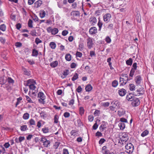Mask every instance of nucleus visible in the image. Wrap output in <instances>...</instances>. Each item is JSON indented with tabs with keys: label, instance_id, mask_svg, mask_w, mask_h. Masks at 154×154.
Wrapping results in <instances>:
<instances>
[{
	"label": "nucleus",
	"instance_id": "58",
	"mask_svg": "<svg viewBox=\"0 0 154 154\" xmlns=\"http://www.w3.org/2000/svg\"><path fill=\"white\" fill-rule=\"evenodd\" d=\"M68 32L67 30H65L62 31V34L63 36L66 35L68 33Z\"/></svg>",
	"mask_w": 154,
	"mask_h": 154
},
{
	"label": "nucleus",
	"instance_id": "55",
	"mask_svg": "<svg viewBox=\"0 0 154 154\" xmlns=\"http://www.w3.org/2000/svg\"><path fill=\"white\" fill-rule=\"evenodd\" d=\"M69 70H66L65 71H63V75L65 76L66 77V76L69 74Z\"/></svg>",
	"mask_w": 154,
	"mask_h": 154
},
{
	"label": "nucleus",
	"instance_id": "63",
	"mask_svg": "<svg viewBox=\"0 0 154 154\" xmlns=\"http://www.w3.org/2000/svg\"><path fill=\"white\" fill-rule=\"evenodd\" d=\"M30 34L32 36H36V32L35 30H34L31 31L30 32Z\"/></svg>",
	"mask_w": 154,
	"mask_h": 154
},
{
	"label": "nucleus",
	"instance_id": "64",
	"mask_svg": "<svg viewBox=\"0 0 154 154\" xmlns=\"http://www.w3.org/2000/svg\"><path fill=\"white\" fill-rule=\"evenodd\" d=\"M63 154H69L68 149H63Z\"/></svg>",
	"mask_w": 154,
	"mask_h": 154
},
{
	"label": "nucleus",
	"instance_id": "47",
	"mask_svg": "<svg viewBox=\"0 0 154 154\" xmlns=\"http://www.w3.org/2000/svg\"><path fill=\"white\" fill-rule=\"evenodd\" d=\"M35 84H33L32 85H30L29 86V88L30 90H34L36 88V86L35 85Z\"/></svg>",
	"mask_w": 154,
	"mask_h": 154
},
{
	"label": "nucleus",
	"instance_id": "36",
	"mask_svg": "<svg viewBox=\"0 0 154 154\" xmlns=\"http://www.w3.org/2000/svg\"><path fill=\"white\" fill-rule=\"evenodd\" d=\"M84 111L85 110L83 107H80L79 109V112L80 114V115H82L83 114L84 112Z\"/></svg>",
	"mask_w": 154,
	"mask_h": 154
},
{
	"label": "nucleus",
	"instance_id": "5",
	"mask_svg": "<svg viewBox=\"0 0 154 154\" xmlns=\"http://www.w3.org/2000/svg\"><path fill=\"white\" fill-rule=\"evenodd\" d=\"M125 149L128 150L127 152L128 153H131L134 150V146L133 145L130 143H128L125 146Z\"/></svg>",
	"mask_w": 154,
	"mask_h": 154
},
{
	"label": "nucleus",
	"instance_id": "56",
	"mask_svg": "<svg viewBox=\"0 0 154 154\" xmlns=\"http://www.w3.org/2000/svg\"><path fill=\"white\" fill-rule=\"evenodd\" d=\"M24 72L25 75H30V73L27 70L25 69L24 70Z\"/></svg>",
	"mask_w": 154,
	"mask_h": 154
},
{
	"label": "nucleus",
	"instance_id": "46",
	"mask_svg": "<svg viewBox=\"0 0 154 154\" xmlns=\"http://www.w3.org/2000/svg\"><path fill=\"white\" fill-rule=\"evenodd\" d=\"M109 104V103L108 102H102L101 103L102 105L104 106H108Z\"/></svg>",
	"mask_w": 154,
	"mask_h": 154
},
{
	"label": "nucleus",
	"instance_id": "53",
	"mask_svg": "<svg viewBox=\"0 0 154 154\" xmlns=\"http://www.w3.org/2000/svg\"><path fill=\"white\" fill-rule=\"evenodd\" d=\"M7 79L8 82V83H13L14 82V80L11 78L9 77Z\"/></svg>",
	"mask_w": 154,
	"mask_h": 154
},
{
	"label": "nucleus",
	"instance_id": "2",
	"mask_svg": "<svg viewBox=\"0 0 154 154\" xmlns=\"http://www.w3.org/2000/svg\"><path fill=\"white\" fill-rule=\"evenodd\" d=\"M111 106L109 107L110 109L112 111H115L116 109H118L120 107V103L117 101L113 102L111 103Z\"/></svg>",
	"mask_w": 154,
	"mask_h": 154
},
{
	"label": "nucleus",
	"instance_id": "52",
	"mask_svg": "<svg viewBox=\"0 0 154 154\" xmlns=\"http://www.w3.org/2000/svg\"><path fill=\"white\" fill-rule=\"evenodd\" d=\"M42 122V120H40L37 122V126L38 128H40L41 127V126Z\"/></svg>",
	"mask_w": 154,
	"mask_h": 154
},
{
	"label": "nucleus",
	"instance_id": "60",
	"mask_svg": "<svg viewBox=\"0 0 154 154\" xmlns=\"http://www.w3.org/2000/svg\"><path fill=\"white\" fill-rule=\"evenodd\" d=\"M113 25L112 23L109 24L107 26V28L109 29H113Z\"/></svg>",
	"mask_w": 154,
	"mask_h": 154
},
{
	"label": "nucleus",
	"instance_id": "9",
	"mask_svg": "<svg viewBox=\"0 0 154 154\" xmlns=\"http://www.w3.org/2000/svg\"><path fill=\"white\" fill-rule=\"evenodd\" d=\"M87 40L88 47L89 49H91L92 47L93 44L92 39L90 38H89L87 39Z\"/></svg>",
	"mask_w": 154,
	"mask_h": 154
},
{
	"label": "nucleus",
	"instance_id": "27",
	"mask_svg": "<svg viewBox=\"0 0 154 154\" xmlns=\"http://www.w3.org/2000/svg\"><path fill=\"white\" fill-rule=\"evenodd\" d=\"M133 60L132 58H130L126 61V63L128 65L131 66Z\"/></svg>",
	"mask_w": 154,
	"mask_h": 154
},
{
	"label": "nucleus",
	"instance_id": "54",
	"mask_svg": "<svg viewBox=\"0 0 154 154\" xmlns=\"http://www.w3.org/2000/svg\"><path fill=\"white\" fill-rule=\"evenodd\" d=\"M98 127V125L97 124V123L96 122L93 126V128L94 130H96Z\"/></svg>",
	"mask_w": 154,
	"mask_h": 154
},
{
	"label": "nucleus",
	"instance_id": "21",
	"mask_svg": "<svg viewBox=\"0 0 154 154\" xmlns=\"http://www.w3.org/2000/svg\"><path fill=\"white\" fill-rule=\"evenodd\" d=\"M7 79L5 78V79L3 77H0V83L1 84L3 85L5 83Z\"/></svg>",
	"mask_w": 154,
	"mask_h": 154
},
{
	"label": "nucleus",
	"instance_id": "7",
	"mask_svg": "<svg viewBox=\"0 0 154 154\" xmlns=\"http://www.w3.org/2000/svg\"><path fill=\"white\" fill-rule=\"evenodd\" d=\"M111 17V14L109 13L105 14L103 16V20L106 23L109 21Z\"/></svg>",
	"mask_w": 154,
	"mask_h": 154
},
{
	"label": "nucleus",
	"instance_id": "51",
	"mask_svg": "<svg viewBox=\"0 0 154 154\" xmlns=\"http://www.w3.org/2000/svg\"><path fill=\"white\" fill-rule=\"evenodd\" d=\"M22 99V98L21 97H20L19 98L17 99V102L16 104V106L17 107V106L19 104L20 101Z\"/></svg>",
	"mask_w": 154,
	"mask_h": 154
},
{
	"label": "nucleus",
	"instance_id": "35",
	"mask_svg": "<svg viewBox=\"0 0 154 154\" xmlns=\"http://www.w3.org/2000/svg\"><path fill=\"white\" fill-rule=\"evenodd\" d=\"M118 84V81L116 80L113 81L112 83V86L114 87H116Z\"/></svg>",
	"mask_w": 154,
	"mask_h": 154
},
{
	"label": "nucleus",
	"instance_id": "29",
	"mask_svg": "<svg viewBox=\"0 0 154 154\" xmlns=\"http://www.w3.org/2000/svg\"><path fill=\"white\" fill-rule=\"evenodd\" d=\"M129 88L130 91H133L134 90L135 86L133 84H129Z\"/></svg>",
	"mask_w": 154,
	"mask_h": 154
},
{
	"label": "nucleus",
	"instance_id": "17",
	"mask_svg": "<svg viewBox=\"0 0 154 154\" xmlns=\"http://www.w3.org/2000/svg\"><path fill=\"white\" fill-rule=\"evenodd\" d=\"M125 113V111L123 109H121L118 111V114L120 117L122 116Z\"/></svg>",
	"mask_w": 154,
	"mask_h": 154
},
{
	"label": "nucleus",
	"instance_id": "30",
	"mask_svg": "<svg viewBox=\"0 0 154 154\" xmlns=\"http://www.w3.org/2000/svg\"><path fill=\"white\" fill-rule=\"evenodd\" d=\"M56 44L54 42H51L50 43V46L52 49H55L56 47Z\"/></svg>",
	"mask_w": 154,
	"mask_h": 154
},
{
	"label": "nucleus",
	"instance_id": "15",
	"mask_svg": "<svg viewBox=\"0 0 154 154\" xmlns=\"http://www.w3.org/2000/svg\"><path fill=\"white\" fill-rule=\"evenodd\" d=\"M126 80H125V78H120L119 82L121 85H124L126 84Z\"/></svg>",
	"mask_w": 154,
	"mask_h": 154
},
{
	"label": "nucleus",
	"instance_id": "19",
	"mask_svg": "<svg viewBox=\"0 0 154 154\" xmlns=\"http://www.w3.org/2000/svg\"><path fill=\"white\" fill-rule=\"evenodd\" d=\"M58 65V62L57 60L53 61L50 64V66L53 68H55Z\"/></svg>",
	"mask_w": 154,
	"mask_h": 154
},
{
	"label": "nucleus",
	"instance_id": "31",
	"mask_svg": "<svg viewBox=\"0 0 154 154\" xmlns=\"http://www.w3.org/2000/svg\"><path fill=\"white\" fill-rule=\"evenodd\" d=\"M29 114L28 113H26L23 115V118L24 119L26 120L29 118Z\"/></svg>",
	"mask_w": 154,
	"mask_h": 154
},
{
	"label": "nucleus",
	"instance_id": "4",
	"mask_svg": "<svg viewBox=\"0 0 154 154\" xmlns=\"http://www.w3.org/2000/svg\"><path fill=\"white\" fill-rule=\"evenodd\" d=\"M39 140L40 142L43 143V145L44 147H47L50 146V142L45 137H41Z\"/></svg>",
	"mask_w": 154,
	"mask_h": 154
},
{
	"label": "nucleus",
	"instance_id": "3",
	"mask_svg": "<svg viewBox=\"0 0 154 154\" xmlns=\"http://www.w3.org/2000/svg\"><path fill=\"white\" fill-rule=\"evenodd\" d=\"M80 13L78 11H73L71 13V18L75 20H77L79 18Z\"/></svg>",
	"mask_w": 154,
	"mask_h": 154
},
{
	"label": "nucleus",
	"instance_id": "45",
	"mask_svg": "<svg viewBox=\"0 0 154 154\" xmlns=\"http://www.w3.org/2000/svg\"><path fill=\"white\" fill-rule=\"evenodd\" d=\"M1 27L2 31L4 32L6 30V26L4 24H2L1 25Z\"/></svg>",
	"mask_w": 154,
	"mask_h": 154
},
{
	"label": "nucleus",
	"instance_id": "24",
	"mask_svg": "<svg viewBox=\"0 0 154 154\" xmlns=\"http://www.w3.org/2000/svg\"><path fill=\"white\" fill-rule=\"evenodd\" d=\"M119 126L121 130H123L125 127V124L123 122H120L119 124Z\"/></svg>",
	"mask_w": 154,
	"mask_h": 154
},
{
	"label": "nucleus",
	"instance_id": "20",
	"mask_svg": "<svg viewBox=\"0 0 154 154\" xmlns=\"http://www.w3.org/2000/svg\"><path fill=\"white\" fill-rule=\"evenodd\" d=\"M38 51L36 50L35 49H34L32 50V56L36 57L38 56Z\"/></svg>",
	"mask_w": 154,
	"mask_h": 154
},
{
	"label": "nucleus",
	"instance_id": "41",
	"mask_svg": "<svg viewBox=\"0 0 154 154\" xmlns=\"http://www.w3.org/2000/svg\"><path fill=\"white\" fill-rule=\"evenodd\" d=\"M97 25L99 27V30H100L103 25V23H102V22L100 21V19L99 20V21Z\"/></svg>",
	"mask_w": 154,
	"mask_h": 154
},
{
	"label": "nucleus",
	"instance_id": "48",
	"mask_svg": "<svg viewBox=\"0 0 154 154\" xmlns=\"http://www.w3.org/2000/svg\"><path fill=\"white\" fill-rule=\"evenodd\" d=\"M82 54L80 52L77 51L76 53V56L77 57H81L82 56Z\"/></svg>",
	"mask_w": 154,
	"mask_h": 154
},
{
	"label": "nucleus",
	"instance_id": "42",
	"mask_svg": "<svg viewBox=\"0 0 154 154\" xmlns=\"http://www.w3.org/2000/svg\"><path fill=\"white\" fill-rule=\"evenodd\" d=\"M42 131L44 133H47L49 132V129L48 128H42Z\"/></svg>",
	"mask_w": 154,
	"mask_h": 154
},
{
	"label": "nucleus",
	"instance_id": "33",
	"mask_svg": "<svg viewBox=\"0 0 154 154\" xmlns=\"http://www.w3.org/2000/svg\"><path fill=\"white\" fill-rule=\"evenodd\" d=\"M100 129L101 131H103L106 129V127L104 124H102L100 125Z\"/></svg>",
	"mask_w": 154,
	"mask_h": 154
},
{
	"label": "nucleus",
	"instance_id": "23",
	"mask_svg": "<svg viewBox=\"0 0 154 154\" xmlns=\"http://www.w3.org/2000/svg\"><path fill=\"white\" fill-rule=\"evenodd\" d=\"M39 98L38 99V100L39 103H41L44 104L45 101V97H39Z\"/></svg>",
	"mask_w": 154,
	"mask_h": 154
},
{
	"label": "nucleus",
	"instance_id": "13",
	"mask_svg": "<svg viewBox=\"0 0 154 154\" xmlns=\"http://www.w3.org/2000/svg\"><path fill=\"white\" fill-rule=\"evenodd\" d=\"M135 80L137 85H139L141 81V77L140 75H137L135 77Z\"/></svg>",
	"mask_w": 154,
	"mask_h": 154
},
{
	"label": "nucleus",
	"instance_id": "25",
	"mask_svg": "<svg viewBox=\"0 0 154 154\" xmlns=\"http://www.w3.org/2000/svg\"><path fill=\"white\" fill-rule=\"evenodd\" d=\"M58 30L57 28H54L52 29L51 31V34L52 35H55L58 33Z\"/></svg>",
	"mask_w": 154,
	"mask_h": 154
},
{
	"label": "nucleus",
	"instance_id": "44",
	"mask_svg": "<svg viewBox=\"0 0 154 154\" xmlns=\"http://www.w3.org/2000/svg\"><path fill=\"white\" fill-rule=\"evenodd\" d=\"M35 42L37 45H38L39 43H41L42 42V40H40L38 37L36 38Z\"/></svg>",
	"mask_w": 154,
	"mask_h": 154
},
{
	"label": "nucleus",
	"instance_id": "14",
	"mask_svg": "<svg viewBox=\"0 0 154 154\" xmlns=\"http://www.w3.org/2000/svg\"><path fill=\"white\" fill-rule=\"evenodd\" d=\"M126 93V90L123 88L120 89L119 91V94L121 96H124Z\"/></svg>",
	"mask_w": 154,
	"mask_h": 154
},
{
	"label": "nucleus",
	"instance_id": "38",
	"mask_svg": "<svg viewBox=\"0 0 154 154\" xmlns=\"http://www.w3.org/2000/svg\"><path fill=\"white\" fill-rule=\"evenodd\" d=\"M84 47V44L83 43H79V49L80 51H82Z\"/></svg>",
	"mask_w": 154,
	"mask_h": 154
},
{
	"label": "nucleus",
	"instance_id": "37",
	"mask_svg": "<svg viewBox=\"0 0 154 154\" xmlns=\"http://www.w3.org/2000/svg\"><path fill=\"white\" fill-rule=\"evenodd\" d=\"M27 128L26 125H23L21 126L20 129L22 131H24L26 130Z\"/></svg>",
	"mask_w": 154,
	"mask_h": 154
},
{
	"label": "nucleus",
	"instance_id": "39",
	"mask_svg": "<svg viewBox=\"0 0 154 154\" xmlns=\"http://www.w3.org/2000/svg\"><path fill=\"white\" fill-rule=\"evenodd\" d=\"M78 78V75L77 73H75L72 79V80L73 81H74L75 80L77 79Z\"/></svg>",
	"mask_w": 154,
	"mask_h": 154
},
{
	"label": "nucleus",
	"instance_id": "40",
	"mask_svg": "<svg viewBox=\"0 0 154 154\" xmlns=\"http://www.w3.org/2000/svg\"><path fill=\"white\" fill-rule=\"evenodd\" d=\"M32 21L31 19H29L28 22V26L31 28H32L33 27L32 25Z\"/></svg>",
	"mask_w": 154,
	"mask_h": 154
},
{
	"label": "nucleus",
	"instance_id": "12",
	"mask_svg": "<svg viewBox=\"0 0 154 154\" xmlns=\"http://www.w3.org/2000/svg\"><path fill=\"white\" fill-rule=\"evenodd\" d=\"M135 96H141L143 95V94H144V91L143 90H137V91H136L135 92Z\"/></svg>",
	"mask_w": 154,
	"mask_h": 154
},
{
	"label": "nucleus",
	"instance_id": "50",
	"mask_svg": "<svg viewBox=\"0 0 154 154\" xmlns=\"http://www.w3.org/2000/svg\"><path fill=\"white\" fill-rule=\"evenodd\" d=\"M15 45L17 47H20L22 46V44L20 42H17L15 43Z\"/></svg>",
	"mask_w": 154,
	"mask_h": 154
},
{
	"label": "nucleus",
	"instance_id": "10",
	"mask_svg": "<svg viewBox=\"0 0 154 154\" xmlns=\"http://www.w3.org/2000/svg\"><path fill=\"white\" fill-rule=\"evenodd\" d=\"M97 29L95 27H91L89 31L90 34L93 35L97 32Z\"/></svg>",
	"mask_w": 154,
	"mask_h": 154
},
{
	"label": "nucleus",
	"instance_id": "28",
	"mask_svg": "<svg viewBox=\"0 0 154 154\" xmlns=\"http://www.w3.org/2000/svg\"><path fill=\"white\" fill-rule=\"evenodd\" d=\"M65 58L66 60L70 61L71 59V56L69 54H67L65 55Z\"/></svg>",
	"mask_w": 154,
	"mask_h": 154
},
{
	"label": "nucleus",
	"instance_id": "61",
	"mask_svg": "<svg viewBox=\"0 0 154 154\" xmlns=\"http://www.w3.org/2000/svg\"><path fill=\"white\" fill-rule=\"evenodd\" d=\"M100 114V111L98 110H96L94 112V115L95 116H97L99 115Z\"/></svg>",
	"mask_w": 154,
	"mask_h": 154
},
{
	"label": "nucleus",
	"instance_id": "62",
	"mask_svg": "<svg viewBox=\"0 0 154 154\" xmlns=\"http://www.w3.org/2000/svg\"><path fill=\"white\" fill-rule=\"evenodd\" d=\"M120 121L121 122H123L124 123V122H127V120L126 119L124 118H121L120 119Z\"/></svg>",
	"mask_w": 154,
	"mask_h": 154
},
{
	"label": "nucleus",
	"instance_id": "59",
	"mask_svg": "<svg viewBox=\"0 0 154 154\" xmlns=\"http://www.w3.org/2000/svg\"><path fill=\"white\" fill-rule=\"evenodd\" d=\"M35 0H28V3L29 5H32L34 3Z\"/></svg>",
	"mask_w": 154,
	"mask_h": 154
},
{
	"label": "nucleus",
	"instance_id": "26",
	"mask_svg": "<svg viewBox=\"0 0 154 154\" xmlns=\"http://www.w3.org/2000/svg\"><path fill=\"white\" fill-rule=\"evenodd\" d=\"M92 89V87L91 85H88L85 87V90L86 91H90Z\"/></svg>",
	"mask_w": 154,
	"mask_h": 154
},
{
	"label": "nucleus",
	"instance_id": "1",
	"mask_svg": "<svg viewBox=\"0 0 154 154\" xmlns=\"http://www.w3.org/2000/svg\"><path fill=\"white\" fill-rule=\"evenodd\" d=\"M126 98L128 100L131 102V104L133 107L137 106L140 104V100L136 97H126Z\"/></svg>",
	"mask_w": 154,
	"mask_h": 154
},
{
	"label": "nucleus",
	"instance_id": "16",
	"mask_svg": "<svg viewBox=\"0 0 154 154\" xmlns=\"http://www.w3.org/2000/svg\"><path fill=\"white\" fill-rule=\"evenodd\" d=\"M42 2L41 0H38L34 4L36 8L40 7L42 4Z\"/></svg>",
	"mask_w": 154,
	"mask_h": 154
},
{
	"label": "nucleus",
	"instance_id": "11",
	"mask_svg": "<svg viewBox=\"0 0 154 154\" xmlns=\"http://www.w3.org/2000/svg\"><path fill=\"white\" fill-rule=\"evenodd\" d=\"M89 21L93 25H94L96 23L97 20L95 17H92L90 18Z\"/></svg>",
	"mask_w": 154,
	"mask_h": 154
},
{
	"label": "nucleus",
	"instance_id": "43",
	"mask_svg": "<svg viewBox=\"0 0 154 154\" xmlns=\"http://www.w3.org/2000/svg\"><path fill=\"white\" fill-rule=\"evenodd\" d=\"M105 41L108 43H109L111 42V40L110 38L108 36L106 37L105 39Z\"/></svg>",
	"mask_w": 154,
	"mask_h": 154
},
{
	"label": "nucleus",
	"instance_id": "57",
	"mask_svg": "<svg viewBox=\"0 0 154 154\" xmlns=\"http://www.w3.org/2000/svg\"><path fill=\"white\" fill-rule=\"evenodd\" d=\"M70 113L68 112H65L64 113L63 116L65 118H68L70 116Z\"/></svg>",
	"mask_w": 154,
	"mask_h": 154
},
{
	"label": "nucleus",
	"instance_id": "22",
	"mask_svg": "<svg viewBox=\"0 0 154 154\" xmlns=\"http://www.w3.org/2000/svg\"><path fill=\"white\" fill-rule=\"evenodd\" d=\"M28 123L29 125H34L35 124V122L33 119H31L29 121Z\"/></svg>",
	"mask_w": 154,
	"mask_h": 154
},
{
	"label": "nucleus",
	"instance_id": "6",
	"mask_svg": "<svg viewBox=\"0 0 154 154\" xmlns=\"http://www.w3.org/2000/svg\"><path fill=\"white\" fill-rule=\"evenodd\" d=\"M121 139L122 141H127L129 139L128 134L125 132L122 133L121 135Z\"/></svg>",
	"mask_w": 154,
	"mask_h": 154
},
{
	"label": "nucleus",
	"instance_id": "32",
	"mask_svg": "<svg viewBox=\"0 0 154 154\" xmlns=\"http://www.w3.org/2000/svg\"><path fill=\"white\" fill-rule=\"evenodd\" d=\"M149 133V131L148 130H145L142 133L141 135L142 137H144L148 135Z\"/></svg>",
	"mask_w": 154,
	"mask_h": 154
},
{
	"label": "nucleus",
	"instance_id": "34",
	"mask_svg": "<svg viewBox=\"0 0 154 154\" xmlns=\"http://www.w3.org/2000/svg\"><path fill=\"white\" fill-rule=\"evenodd\" d=\"M78 131L75 130H72L70 132L71 136H75L78 134Z\"/></svg>",
	"mask_w": 154,
	"mask_h": 154
},
{
	"label": "nucleus",
	"instance_id": "49",
	"mask_svg": "<svg viewBox=\"0 0 154 154\" xmlns=\"http://www.w3.org/2000/svg\"><path fill=\"white\" fill-rule=\"evenodd\" d=\"M6 40L5 38L3 37H0V41L3 44H4Z\"/></svg>",
	"mask_w": 154,
	"mask_h": 154
},
{
	"label": "nucleus",
	"instance_id": "8",
	"mask_svg": "<svg viewBox=\"0 0 154 154\" xmlns=\"http://www.w3.org/2000/svg\"><path fill=\"white\" fill-rule=\"evenodd\" d=\"M36 84V82L33 79H29L27 80L26 81V84H25V85L28 86H29L30 85Z\"/></svg>",
	"mask_w": 154,
	"mask_h": 154
},
{
	"label": "nucleus",
	"instance_id": "18",
	"mask_svg": "<svg viewBox=\"0 0 154 154\" xmlns=\"http://www.w3.org/2000/svg\"><path fill=\"white\" fill-rule=\"evenodd\" d=\"M46 13L44 10H41L39 12V16L41 18H42L45 16Z\"/></svg>",
	"mask_w": 154,
	"mask_h": 154
}]
</instances>
